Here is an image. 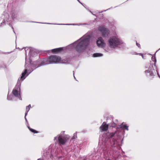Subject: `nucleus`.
Instances as JSON below:
<instances>
[{"mask_svg":"<svg viewBox=\"0 0 160 160\" xmlns=\"http://www.w3.org/2000/svg\"><path fill=\"white\" fill-rule=\"evenodd\" d=\"M90 38V36L88 35H84L74 43L75 48L79 51L84 49L88 43Z\"/></svg>","mask_w":160,"mask_h":160,"instance_id":"f257e3e1","label":"nucleus"},{"mask_svg":"<svg viewBox=\"0 0 160 160\" xmlns=\"http://www.w3.org/2000/svg\"><path fill=\"white\" fill-rule=\"evenodd\" d=\"M27 73V70L26 69L25 70L24 72L22 73L20 79H18L17 85L16 86L15 88L13 90L12 92L13 95L16 97L19 98L20 100L21 99L20 95V85L21 82H20L21 80L22 81L25 79L26 78V77H25V75H26Z\"/></svg>","mask_w":160,"mask_h":160,"instance_id":"f03ea898","label":"nucleus"},{"mask_svg":"<svg viewBox=\"0 0 160 160\" xmlns=\"http://www.w3.org/2000/svg\"><path fill=\"white\" fill-rule=\"evenodd\" d=\"M108 44L110 47L115 48L121 44V41L117 36H112L108 40Z\"/></svg>","mask_w":160,"mask_h":160,"instance_id":"7ed1b4c3","label":"nucleus"},{"mask_svg":"<svg viewBox=\"0 0 160 160\" xmlns=\"http://www.w3.org/2000/svg\"><path fill=\"white\" fill-rule=\"evenodd\" d=\"M48 61L50 63H68L67 61L64 60H61V58L56 56H51L49 58Z\"/></svg>","mask_w":160,"mask_h":160,"instance_id":"20e7f679","label":"nucleus"},{"mask_svg":"<svg viewBox=\"0 0 160 160\" xmlns=\"http://www.w3.org/2000/svg\"><path fill=\"white\" fill-rule=\"evenodd\" d=\"M58 141L60 145L64 144L69 139V136L68 135H66L63 136L61 135H59L55 137L54 140Z\"/></svg>","mask_w":160,"mask_h":160,"instance_id":"39448f33","label":"nucleus"},{"mask_svg":"<svg viewBox=\"0 0 160 160\" xmlns=\"http://www.w3.org/2000/svg\"><path fill=\"white\" fill-rule=\"evenodd\" d=\"M99 30L101 32L102 36L104 38L108 37L109 34V30L103 26L100 27Z\"/></svg>","mask_w":160,"mask_h":160,"instance_id":"423d86ee","label":"nucleus"},{"mask_svg":"<svg viewBox=\"0 0 160 160\" xmlns=\"http://www.w3.org/2000/svg\"><path fill=\"white\" fill-rule=\"evenodd\" d=\"M97 45L98 47L104 48L106 46V44L102 38L100 37L98 38L96 42Z\"/></svg>","mask_w":160,"mask_h":160,"instance_id":"0eeeda50","label":"nucleus"},{"mask_svg":"<svg viewBox=\"0 0 160 160\" xmlns=\"http://www.w3.org/2000/svg\"><path fill=\"white\" fill-rule=\"evenodd\" d=\"M108 124H106L105 122H103L100 127V129L102 131H106L108 130Z\"/></svg>","mask_w":160,"mask_h":160,"instance_id":"6e6552de","label":"nucleus"},{"mask_svg":"<svg viewBox=\"0 0 160 160\" xmlns=\"http://www.w3.org/2000/svg\"><path fill=\"white\" fill-rule=\"evenodd\" d=\"M128 126H127L126 124L122 123L121 125L120 128L123 129H126L127 130H128Z\"/></svg>","mask_w":160,"mask_h":160,"instance_id":"1a4fd4ad","label":"nucleus"},{"mask_svg":"<svg viewBox=\"0 0 160 160\" xmlns=\"http://www.w3.org/2000/svg\"><path fill=\"white\" fill-rule=\"evenodd\" d=\"M62 50V48H55L52 50V52H53L58 53V52Z\"/></svg>","mask_w":160,"mask_h":160,"instance_id":"9d476101","label":"nucleus"},{"mask_svg":"<svg viewBox=\"0 0 160 160\" xmlns=\"http://www.w3.org/2000/svg\"><path fill=\"white\" fill-rule=\"evenodd\" d=\"M145 73L147 74L149 73L150 75L151 76H153L154 75L153 72L152 70H151V69H148L147 70L145 71Z\"/></svg>","mask_w":160,"mask_h":160,"instance_id":"9b49d317","label":"nucleus"},{"mask_svg":"<svg viewBox=\"0 0 160 160\" xmlns=\"http://www.w3.org/2000/svg\"><path fill=\"white\" fill-rule=\"evenodd\" d=\"M31 107V105L30 104H29V105H28V106L27 107H26V112L25 113V119H26V116L27 115V113L29 111L30 108Z\"/></svg>","mask_w":160,"mask_h":160,"instance_id":"f8f14e48","label":"nucleus"},{"mask_svg":"<svg viewBox=\"0 0 160 160\" xmlns=\"http://www.w3.org/2000/svg\"><path fill=\"white\" fill-rule=\"evenodd\" d=\"M102 56L103 54L101 53H95L93 54V57H102Z\"/></svg>","mask_w":160,"mask_h":160,"instance_id":"ddd939ff","label":"nucleus"},{"mask_svg":"<svg viewBox=\"0 0 160 160\" xmlns=\"http://www.w3.org/2000/svg\"><path fill=\"white\" fill-rule=\"evenodd\" d=\"M28 128L30 130V131H31L32 132H34V133H37V132L34 130L31 129V128Z\"/></svg>","mask_w":160,"mask_h":160,"instance_id":"4468645a","label":"nucleus"},{"mask_svg":"<svg viewBox=\"0 0 160 160\" xmlns=\"http://www.w3.org/2000/svg\"><path fill=\"white\" fill-rule=\"evenodd\" d=\"M7 99L8 100H10L12 99V98L10 96L8 95L7 97Z\"/></svg>","mask_w":160,"mask_h":160,"instance_id":"2eb2a0df","label":"nucleus"},{"mask_svg":"<svg viewBox=\"0 0 160 160\" xmlns=\"http://www.w3.org/2000/svg\"><path fill=\"white\" fill-rule=\"evenodd\" d=\"M76 137L77 136H76V134L75 133H74V136H73V138H75V137Z\"/></svg>","mask_w":160,"mask_h":160,"instance_id":"dca6fc26","label":"nucleus"},{"mask_svg":"<svg viewBox=\"0 0 160 160\" xmlns=\"http://www.w3.org/2000/svg\"><path fill=\"white\" fill-rule=\"evenodd\" d=\"M136 45H137L138 47H140V45L139 44H138V43H136Z\"/></svg>","mask_w":160,"mask_h":160,"instance_id":"f3484780","label":"nucleus"},{"mask_svg":"<svg viewBox=\"0 0 160 160\" xmlns=\"http://www.w3.org/2000/svg\"><path fill=\"white\" fill-rule=\"evenodd\" d=\"M139 54L140 55H141V56H142V58H143V55H142V54H141V53H140V54Z\"/></svg>","mask_w":160,"mask_h":160,"instance_id":"a211bd4d","label":"nucleus"},{"mask_svg":"<svg viewBox=\"0 0 160 160\" xmlns=\"http://www.w3.org/2000/svg\"><path fill=\"white\" fill-rule=\"evenodd\" d=\"M114 135V134L113 133H112V136H111V137H113Z\"/></svg>","mask_w":160,"mask_h":160,"instance_id":"6ab92c4d","label":"nucleus"},{"mask_svg":"<svg viewBox=\"0 0 160 160\" xmlns=\"http://www.w3.org/2000/svg\"><path fill=\"white\" fill-rule=\"evenodd\" d=\"M157 74L158 75V76L160 78V76H159V74L158 73V72H157Z\"/></svg>","mask_w":160,"mask_h":160,"instance_id":"aec40b11","label":"nucleus"},{"mask_svg":"<svg viewBox=\"0 0 160 160\" xmlns=\"http://www.w3.org/2000/svg\"><path fill=\"white\" fill-rule=\"evenodd\" d=\"M28 74H28L26 76H28Z\"/></svg>","mask_w":160,"mask_h":160,"instance_id":"412c9836","label":"nucleus"},{"mask_svg":"<svg viewBox=\"0 0 160 160\" xmlns=\"http://www.w3.org/2000/svg\"><path fill=\"white\" fill-rule=\"evenodd\" d=\"M38 160H40V159H38Z\"/></svg>","mask_w":160,"mask_h":160,"instance_id":"4be33fe9","label":"nucleus"}]
</instances>
